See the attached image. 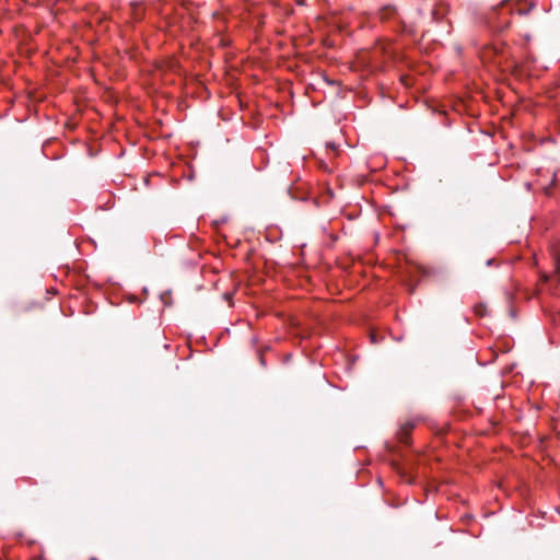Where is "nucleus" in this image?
I'll list each match as a JSON object with an SVG mask.
<instances>
[{"label": "nucleus", "instance_id": "f257e3e1", "mask_svg": "<svg viewBox=\"0 0 560 560\" xmlns=\"http://www.w3.org/2000/svg\"><path fill=\"white\" fill-rule=\"evenodd\" d=\"M557 272L560 275V244L552 249Z\"/></svg>", "mask_w": 560, "mask_h": 560}, {"label": "nucleus", "instance_id": "f03ea898", "mask_svg": "<svg viewBox=\"0 0 560 560\" xmlns=\"http://www.w3.org/2000/svg\"><path fill=\"white\" fill-rule=\"evenodd\" d=\"M371 338L373 342H376L374 335H372Z\"/></svg>", "mask_w": 560, "mask_h": 560}]
</instances>
